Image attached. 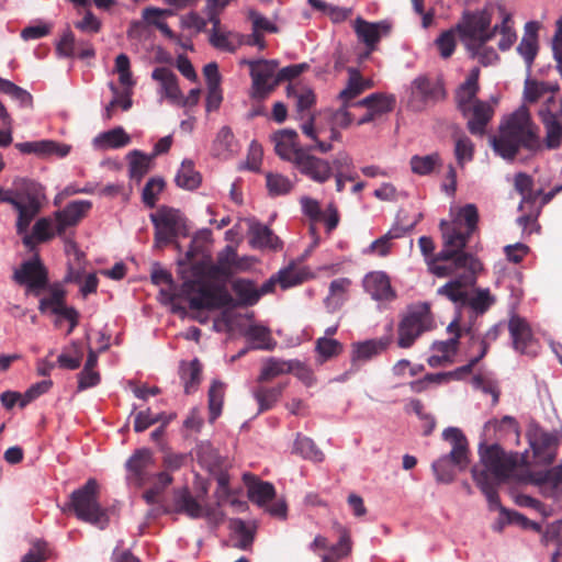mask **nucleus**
<instances>
[{"instance_id": "obj_54", "label": "nucleus", "mask_w": 562, "mask_h": 562, "mask_svg": "<svg viewBox=\"0 0 562 562\" xmlns=\"http://www.w3.org/2000/svg\"><path fill=\"white\" fill-rule=\"evenodd\" d=\"M295 452L300 453L303 458L314 462H322L324 453L317 448L315 442L305 436H297L294 442Z\"/></svg>"}, {"instance_id": "obj_19", "label": "nucleus", "mask_w": 562, "mask_h": 562, "mask_svg": "<svg viewBox=\"0 0 562 562\" xmlns=\"http://www.w3.org/2000/svg\"><path fill=\"white\" fill-rule=\"evenodd\" d=\"M394 104L395 98L384 93H372L362 100L355 102L352 104L353 106L367 109V113L358 120L357 124L364 125L375 121L383 114L391 112Z\"/></svg>"}, {"instance_id": "obj_55", "label": "nucleus", "mask_w": 562, "mask_h": 562, "mask_svg": "<svg viewBox=\"0 0 562 562\" xmlns=\"http://www.w3.org/2000/svg\"><path fill=\"white\" fill-rule=\"evenodd\" d=\"M224 383L221 381H213L209 390V408L211 420L216 419L221 413L224 401Z\"/></svg>"}, {"instance_id": "obj_37", "label": "nucleus", "mask_w": 562, "mask_h": 562, "mask_svg": "<svg viewBox=\"0 0 562 562\" xmlns=\"http://www.w3.org/2000/svg\"><path fill=\"white\" fill-rule=\"evenodd\" d=\"M233 268H243L237 262V252L232 246H226L223 251L217 256L216 265L212 266L209 274L213 278L218 276L229 277L233 273Z\"/></svg>"}, {"instance_id": "obj_50", "label": "nucleus", "mask_w": 562, "mask_h": 562, "mask_svg": "<svg viewBox=\"0 0 562 562\" xmlns=\"http://www.w3.org/2000/svg\"><path fill=\"white\" fill-rule=\"evenodd\" d=\"M150 169V157L138 151L133 150L130 154V177L137 182H139L143 177L149 171Z\"/></svg>"}, {"instance_id": "obj_32", "label": "nucleus", "mask_w": 562, "mask_h": 562, "mask_svg": "<svg viewBox=\"0 0 562 562\" xmlns=\"http://www.w3.org/2000/svg\"><path fill=\"white\" fill-rule=\"evenodd\" d=\"M493 116L492 106L483 101H475L471 106L468 121V130L473 135H483L485 127Z\"/></svg>"}, {"instance_id": "obj_58", "label": "nucleus", "mask_w": 562, "mask_h": 562, "mask_svg": "<svg viewBox=\"0 0 562 562\" xmlns=\"http://www.w3.org/2000/svg\"><path fill=\"white\" fill-rule=\"evenodd\" d=\"M234 134L228 126H223L214 140L213 154L217 157H227L233 151Z\"/></svg>"}, {"instance_id": "obj_59", "label": "nucleus", "mask_w": 562, "mask_h": 562, "mask_svg": "<svg viewBox=\"0 0 562 562\" xmlns=\"http://www.w3.org/2000/svg\"><path fill=\"white\" fill-rule=\"evenodd\" d=\"M530 445L535 451V454H544L549 452L552 448L557 447L558 436L552 432L537 431L530 438Z\"/></svg>"}, {"instance_id": "obj_51", "label": "nucleus", "mask_w": 562, "mask_h": 562, "mask_svg": "<svg viewBox=\"0 0 562 562\" xmlns=\"http://www.w3.org/2000/svg\"><path fill=\"white\" fill-rule=\"evenodd\" d=\"M496 33L501 34V40L497 44L498 48L502 52L508 50L517 40V34L514 30V22L510 14L504 13L502 23L498 24Z\"/></svg>"}, {"instance_id": "obj_10", "label": "nucleus", "mask_w": 562, "mask_h": 562, "mask_svg": "<svg viewBox=\"0 0 562 562\" xmlns=\"http://www.w3.org/2000/svg\"><path fill=\"white\" fill-rule=\"evenodd\" d=\"M482 269V265L474 256V265L471 267L459 268L449 277H454L446 284L437 290V294L447 297L454 303L458 307H464V302L468 296V286L475 281L476 273Z\"/></svg>"}, {"instance_id": "obj_26", "label": "nucleus", "mask_w": 562, "mask_h": 562, "mask_svg": "<svg viewBox=\"0 0 562 562\" xmlns=\"http://www.w3.org/2000/svg\"><path fill=\"white\" fill-rule=\"evenodd\" d=\"M386 346L387 344L383 339H369L353 342L351 345V368L358 370L361 363L381 353L386 349Z\"/></svg>"}, {"instance_id": "obj_49", "label": "nucleus", "mask_w": 562, "mask_h": 562, "mask_svg": "<svg viewBox=\"0 0 562 562\" xmlns=\"http://www.w3.org/2000/svg\"><path fill=\"white\" fill-rule=\"evenodd\" d=\"M0 91L18 101L21 106L33 108L32 94L12 81L0 78Z\"/></svg>"}, {"instance_id": "obj_33", "label": "nucleus", "mask_w": 562, "mask_h": 562, "mask_svg": "<svg viewBox=\"0 0 562 562\" xmlns=\"http://www.w3.org/2000/svg\"><path fill=\"white\" fill-rule=\"evenodd\" d=\"M173 510L178 514H186L190 518H200L203 515L201 504L192 496L188 487L173 492Z\"/></svg>"}, {"instance_id": "obj_60", "label": "nucleus", "mask_w": 562, "mask_h": 562, "mask_svg": "<svg viewBox=\"0 0 562 562\" xmlns=\"http://www.w3.org/2000/svg\"><path fill=\"white\" fill-rule=\"evenodd\" d=\"M316 352L323 358V361L339 356L342 350V344L336 339L321 337L316 340Z\"/></svg>"}, {"instance_id": "obj_31", "label": "nucleus", "mask_w": 562, "mask_h": 562, "mask_svg": "<svg viewBox=\"0 0 562 562\" xmlns=\"http://www.w3.org/2000/svg\"><path fill=\"white\" fill-rule=\"evenodd\" d=\"M41 184L30 179H18L13 188L4 190L0 188V201L11 204L14 209L26 199V193L36 192Z\"/></svg>"}, {"instance_id": "obj_12", "label": "nucleus", "mask_w": 562, "mask_h": 562, "mask_svg": "<svg viewBox=\"0 0 562 562\" xmlns=\"http://www.w3.org/2000/svg\"><path fill=\"white\" fill-rule=\"evenodd\" d=\"M480 458L484 468L479 472L486 471L495 482H506L517 464L516 458L506 453L498 445L488 446L484 450L481 448Z\"/></svg>"}, {"instance_id": "obj_40", "label": "nucleus", "mask_w": 562, "mask_h": 562, "mask_svg": "<svg viewBox=\"0 0 562 562\" xmlns=\"http://www.w3.org/2000/svg\"><path fill=\"white\" fill-rule=\"evenodd\" d=\"M202 366L198 359L188 363L183 362L180 367V379L184 386V392L191 394L196 391L201 382Z\"/></svg>"}, {"instance_id": "obj_53", "label": "nucleus", "mask_w": 562, "mask_h": 562, "mask_svg": "<svg viewBox=\"0 0 562 562\" xmlns=\"http://www.w3.org/2000/svg\"><path fill=\"white\" fill-rule=\"evenodd\" d=\"M335 528L339 532V540L336 544L327 548L329 550V553H327V555H333L337 559H342L348 557L352 549L350 532L346 527L339 524H335Z\"/></svg>"}, {"instance_id": "obj_6", "label": "nucleus", "mask_w": 562, "mask_h": 562, "mask_svg": "<svg viewBox=\"0 0 562 562\" xmlns=\"http://www.w3.org/2000/svg\"><path fill=\"white\" fill-rule=\"evenodd\" d=\"M286 95L288 98H293L295 100V110L301 120L307 117V121L301 125L302 133L316 142V146L314 147L322 154H326L333 149V145L329 143H324L318 138L319 131L314 125V115L311 113V109L316 103V95L314 91L304 86H292L289 85L286 87Z\"/></svg>"}, {"instance_id": "obj_61", "label": "nucleus", "mask_w": 562, "mask_h": 562, "mask_svg": "<svg viewBox=\"0 0 562 562\" xmlns=\"http://www.w3.org/2000/svg\"><path fill=\"white\" fill-rule=\"evenodd\" d=\"M454 156L460 167L473 159L474 144L468 136L462 135L456 139Z\"/></svg>"}, {"instance_id": "obj_43", "label": "nucleus", "mask_w": 562, "mask_h": 562, "mask_svg": "<svg viewBox=\"0 0 562 562\" xmlns=\"http://www.w3.org/2000/svg\"><path fill=\"white\" fill-rule=\"evenodd\" d=\"M412 171L418 176H428L442 166L439 153L425 156L414 155L409 160Z\"/></svg>"}, {"instance_id": "obj_47", "label": "nucleus", "mask_w": 562, "mask_h": 562, "mask_svg": "<svg viewBox=\"0 0 562 562\" xmlns=\"http://www.w3.org/2000/svg\"><path fill=\"white\" fill-rule=\"evenodd\" d=\"M246 337L251 342H255V349L272 350L276 347V341L271 336L269 328L262 325H251L246 331Z\"/></svg>"}, {"instance_id": "obj_57", "label": "nucleus", "mask_w": 562, "mask_h": 562, "mask_svg": "<svg viewBox=\"0 0 562 562\" xmlns=\"http://www.w3.org/2000/svg\"><path fill=\"white\" fill-rule=\"evenodd\" d=\"M457 33L454 27L443 31L435 41V45L439 50V55L443 59L452 56L457 47Z\"/></svg>"}, {"instance_id": "obj_24", "label": "nucleus", "mask_w": 562, "mask_h": 562, "mask_svg": "<svg viewBox=\"0 0 562 562\" xmlns=\"http://www.w3.org/2000/svg\"><path fill=\"white\" fill-rule=\"evenodd\" d=\"M533 482L540 487L542 496L560 498L562 496V465L536 473Z\"/></svg>"}, {"instance_id": "obj_30", "label": "nucleus", "mask_w": 562, "mask_h": 562, "mask_svg": "<svg viewBox=\"0 0 562 562\" xmlns=\"http://www.w3.org/2000/svg\"><path fill=\"white\" fill-rule=\"evenodd\" d=\"M348 81L345 87L339 92L338 99L341 101V103L346 105H351L352 100H355L357 97H359L361 93H363L367 89H370L372 87L371 80L364 79L358 69L356 68H348Z\"/></svg>"}, {"instance_id": "obj_2", "label": "nucleus", "mask_w": 562, "mask_h": 562, "mask_svg": "<svg viewBox=\"0 0 562 562\" xmlns=\"http://www.w3.org/2000/svg\"><path fill=\"white\" fill-rule=\"evenodd\" d=\"M494 151L504 159H514L519 150L536 153L541 149L539 127L532 122L528 109L519 108L499 126L497 136L492 138Z\"/></svg>"}, {"instance_id": "obj_27", "label": "nucleus", "mask_w": 562, "mask_h": 562, "mask_svg": "<svg viewBox=\"0 0 562 562\" xmlns=\"http://www.w3.org/2000/svg\"><path fill=\"white\" fill-rule=\"evenodd\" d=\"M539 23L530 21L525 24L522 38L517 46V53L524 58L527 68H531L538 54Z\"/></svg>"}, {"instance_id": "obj_5", "label": "nucleus", "mask_w": 562, "mask_h": 562, "mask_svg": "<svg viewBox=\"0 0 562 562\" xmlns=\"http://www.w3.org/2000/svg\"><path fill=\"white\" fill-rule=\"evenodd\" d=\"M180 295L190 296L189 307L193 311L216 310L233 305V297L223 285H210L200 280H186Z\"/></svg>"}, {"instance_id": "obj_3", "label": "nucleus", "mask_w": 562, "mask_h": 562, "mask_svg": "<svg viewBox=\"0 0 562 562\" xmlns=\"http://www.w3.org/2000/svg\"><path fill=\"white\" fill-rule=\"evenodd\" d=\"M63 510L72 512L79 520L100 529H104L109 524L108 510L100 503V485L93 477L71 492Z\"/></svg>"}, {"instance_id": "obj_11", "label": "nucleus", "mask_w": 562, "mask_h": 562, "mask_svg": "<svg viewBox=\"0 0 562 562\" xmlns=\"http://www.w3.org/2000/svg\"><path fill=\"white\" fill-rule=\"evenodd\" d=\"M250 68L251 91L250 97L262 101L276 89V70L279 66L277 60H244Z\"/></svg>"}, {"instance_id": "obj_56", "label": "nucleus", "mask_w": 562, "mask_h": 562, "mask_svg": "<svg viewBox=\"0 0 562 562\" xmlns=\"http://www.w3.org/2000/svg\"><path fill=\"white\" fill-rule=\"evenodd\" d=\"M544 131V145L548 149H557L562 144V121L541 120Z\"/></svg>"}, {"instance_id": "obj_9", "label": "nucleus", "mask_w": 562, "mask_h": 562, "mask_svg": "<svg viewBox=\"0 0 562 562\" xmlns=\"http://www.w3.org/2000/svg\"><path fill=\"white\" fill-rule=\"evenodd\" d=\"M447 98L441 80L427 76H418L409 87L407 105L414 112H424Z\"/></svg>"}, {"instance_id": "obj_38", "label": "nucleus", "mask_w": 562, "mask_h": 562, "mask_svg": "<svg viewBox=\"0 0 562 562\" xmlns=\"http://www.w3.org/2000/svg\"><path fill=\"white\" fill-rule=\"evenodd\" d=\"M232 288L238 299V306H252L260 299L258 289L255 283L249 280L238 279L234 281ZM232 306H236V304L233 302Z\"/></svg>"}, {"instance_id": "obj_64", "label": "nucleus", "mask_w": 562, "mask_h": 562, "mask_svg": "<svg viewBox=\"0 0 562 562\" xmlns=\"http://www.w3.org/2000/svg\"><path fill=\"white\" fill-rule=\"evenodd\" d=\"M541 120H558L562 121V99H557L550 95L539 111Z\"/></svg>"}, {"instance_id": "obj_21", "label": "nucleus", "mask_w": 562, "mask_h": 562, "mask_svg": "<svg viewBox=\"0 0 562 562\" xmlns=\"http://www.w3.org/2000/svg\"><path fill=\"white\" fill-rule=\"evenodd\" d=\"M363 286L375 301L390 302L396 297V292L391 285V280L383 271L368 273L363 279Z\"/></svg>"}, {"instance_id": "obj_7", "label": "nucleus", "mask_w": 562, "mask_h": 562, "mask_svg": "<svg viewBox=\"0 0 562 562\" xmlns=\"http://www.w3.org/2000/svg\"><path fill=\"white\" fill-rule=\"evenodd\" d=\"M491 15L485 11L464 12L456 24V30L465 44V47H480L488 43L496 34L498 24L491 27Z\"/></svg>"}, {"instance_id": "obj_41", "label": "nucleus", "mask_w": 562, "mask_h": 562, "mask_svg": "<svg viewBox=\"0 0 562 562\" xmlns=\"http://www.w3.org/2000/svg\"><path fill=\"white\" fill-rule=\"evenodd\" d=\"M291 370L290 360L270 357L263 362L257 381L258 383L269 382L280 375L290 373Z\"/></svg>"}, {"instance_id": "obj_1", "label": "nucleus", "mask_w": 562, "mask_h": 562, "mask_svg": "<svg viewBox=\"0 0 562 562\" xmlns=\"http://www.w3.org/2000/svg\"><path fill=\"white\" fill-rule=\"evenodd\" d=\"M479 218L477 207L469 203L459 209L452 221L442 220L439 224L442 249L437 254L434 252L436 246L431 237H419L418 246L431 274L447 278L459 268L474 265V255L465 247L477 231Z\"/></svg>"}, {"instance_id": "obj_34", "label": "nucleus", "mask_w": 562, "mask_h": 562, "mask_svg": "<svg viewBox=\"0 0 562 562\" xmlns=\"http://www.w3.org/2000/svg\"><path fill=\"white\" fill-rule=\"evenodd\" d=\"M15 147L22 154L52 155L65 157L69 153L68 146H60L53 140L24 142L15 144Z\"/></svg>"}, {"instance_id": "obj_52", "label": "nucleus", "mask_w": 562, "mask_h": 562, "mask_svg": "<svg viewBox=\"0 0 562 562\" xmlns=\"http://www.w3.org/2000/svg\"><path fill=\"white\" fill-rule=\"evenodd\" d=\"M267 189L271 196L284 195L292 191L294 184L285 176L268 172L266 175Z\"/></svg>"}, {"instance_id": "obj_46", "label": "nucleus", "mask_w": 562, "mask_h": 562, "mask_svg": "<svg viewBox=\"0 0 562 562\" xmlns=\"http://www.w3.org/2000/svg\"><path fill=\"white\" fill-rule=\"evenodd\" d=\"M502 331V324L493 325L483 335L475 334L474 329L471 326L465 328V335L470 336L471 345H481L483 355H487L490 346L499 338Z\"/></svg>"}, {"instance_id": "obj_14", "label": "nucleus", "mask_w": 562, "mask_h": 562, "mask_svg": "<svg viewBox=\"0 0 562 562\" xmlns=\"http://www.w3.org/2000/svg\"><path fill=\"white\" fill-rule=\"evenodd\" d=\"M150 221L155 228L154 240L157 248L171 244L183 226L180 212L169 206H160L156 213H151Z\"/></svg>"}, {"instance_id": "obj_8", "label": "nucleus", "mask_w": 562, "mask_h": 562, "mask_svg": "<svg viewBox=\"0 0 562 562\" xmlns=\"http://www.w3.org/2000/svg\"><path fill=\"white\" fill-rule=\"evenodd\" d=\"M432 323L428 303H422L408 310L397 326L398 347L411 348L424 333L432 328Z\"/></svg>"}, {"instance_id": "obj_36", "label": "nucleus", "mask_w": 562, "mask_h": 562, "mask_svg": "<svg viewBox=\"0 0 562 562\" xmlns=\"http://www.w3.org/2000/svg\"><path fill=\"white\" fill-rule=\"evenodd\" d=\"M244 480L248 486V497L252 503L261 506L273 499L276 490L271 483L260 481L249 474H245Z\"/></svg>"}, {"instance_id": "obj_45", "label": "nucleus", "mask_w": 562, "mask_h": 562, "mask_svg": "<svg viewBox=\"0 0 562 562\" xmlns=\"http://www.w3.org/2000/svg\"><path fill=\"white\" fill-rule=\"evenodd\" d=\"M250 243L256 248L269 247L272 249L281 248L282 243L273 232L265 225L258 224L251 227Z\"/></svg>"}, {"instance_id": "obj_62", "label": "nucleus", "mask_w": 562, "mask_h": 562, "mask_svg": "<svg viewBox=\"0 0 562 562\" xmlns=\"http://www.w3.org/2000/svg\"><path fill=\"white\" fill-rule=\"evenodd\" d=\"M247 18L251 22V31L260 33L265 36V33H278L279 27L263 16L258 11L250 9L247 12Z\"/></svg>"}, {"instance_id": "obj_44", "label": "nucleus", "mask_w": 562, "mask_h": 562, "mask_svg": "<svg viewBox=\"0 0 562 562\" xmlns=\"http://www.w3.org/2000/svg\"><path fill=\"white\" fill-rule=\"evenodd\" d=\"M514 186L516 191L522 196L519 209H524L527 204H535L542 193V190H532V178L524 172H519L515 176Z\"/></svg>"}, {"instance_id": "obj_15", "label": "nucleus", "mask_w": 562, "mask_h": 562, "mask_svg": "<svg viewBox=\"0 0 562 562\" xmlns=\"http://www.w3.org/2000/svg\"><path fill=\"white\" fill-rule=\"evenodd\" d=\"M313 145V147H315ZM310 150H316L310 146L300 153L294 162L295 168L301 175L307 177L316 183H325L333 177V167L326 159L310 154Z\"/></svg>"}, {"instance_id": "obj_48", "label": "nucleus", "mask_w": 562, "mask_h": 562, "mask_svg": "<svg viewBox=\"0 0 562 562\" xmlns=\"http://www.w3.org/2000/svg\"><path fill=\"white\" fill-rule=\"evenodd\" d=\"M131 138L122 127H115L111 131L100 134L95 139V145L104 148H121L130 143Z\"/></svg>"}, {"instance_id": "obj_63", "label": "nucleus", "mask_w": 562, "mask_h": 562, "mask_svg": "<svg viewBox=\"0 0 562 562\" xmlns=\"http://www.w3.org/2000/svg\"><path fill=\"white\" fill-rule=\"evenodd\" d=\"M165 181L161 178H150L142 192L143 203L153 209L156 205L158 194L164 190Z\"/></svg>"}, {"instance_id": "obj_35", "label": "nucleus", "mask_w": 562, "mask_h": 562, "mask_svg": "<svg viewBox=\"0 0 562 562\" xmlns=\"http://www.w3.org/2000/svg\"><path fill=\"white\" fill-rule=\"evenodd\" d=\"M286 385V383H279L276 386L258 385L255 387L252 395L258 403L259 413H263L273 408L281 398Z\"/></svg>"}, {"instance_id": "obj_23", "label": "nucleus", "mask_w": 562, "mask_h": 562, "mask_svg": "<svg viewBox=\"0 0 562 562\" xmlns=\"http://www.w3.org/2000/svg\"><path fill=\"white\" fill-rule=\"evenodd\" d=\"M390 25L386 22H368L362 18H357L355 21V32L362 43L368 48V54L375 49L381 40L382 32L387 33Z\"/></svg>"}, {"instance_id": "obj_25", "label": "nucleus", "mask_w": 562, "mask_h": 562, "mask_svg": "<svg viewBox=\"0 0 562 562\" xmlns=\"http://www.w3.org/2000/svg\"><path fill=\"white\" fill-rule=\"evenodd\" d=\"M479 74L480 70L477 68L473 69L456 92L457 106L464 116L470 114L471 106L475 101H479L476 99L479 91Z\"/></svg>"}, {"instance_id": "obj_13", "label": "nucleus", "mask_w": 562, "mask_h": 562, "mask_svg": "<svg viewBox=\"0 0 562 562\" xmlns=\"http://www.w3.org/2000/svg\"><path fill=\"white\" fill-rule=\"evenodd\" d=\"M472 477L482 493L485 495L491 509H499L502 514L506 515L508 522L517 524L524 528L531 527L533 529H538V525L533 521H530L524 515L517 512H508L504 507L501 506L499 496L497 493V486L503 482H495L491 480L488 473L479 472V469L474 467L472 469Z\"/></svg>"}, {"instance_id": "obj_16", "label": "nucleus", "mask_w": 562, "mask_h": 562, "mask_svg": "<svg viewBox=\"0 0 562 562\" xmlns=\"http://www.w3.org/2000/svg\"><path fill=\"white\" fill-rule=\"evenodd\" d=\"M14 280L20 284H25L30 291L38 294L48 284L47 270L36 256L32 260L24 261L19 270H15Z\"/></svg>"}, {"instance_id": "obj_4", "label": "nucleus", "mask_w": 562, "mask_h": 562, "mask_svg": "<svg viewBox=\"0 0 562 562\" xmlns=\"http://www.w3.org/2000/svg\"><path fill=\"white\" fill-rule=\"evenodd\" d=\"M442 437L452 449L448 454L436 460L431 468L439 483H451L454 480V467L463 471L469 464V442L463 432L456 427L443 430Z\"/></svg>"}, {"instance_id": "obj_28", "label": "nucleus", "mask_w": 562, "mask_h": 562, "mask_svg": "<svg viewBox=\"0 0 562 562\" xmlns=\"http://www.w3.org/2000/svg\"><path fill=\"white\" fill-rule=\"evenodd\" d=\"M154 464L153 453L149 449L136 450L126 461V469L138 485L147 481L148 469Z\"/></svg>"}, {"instance_id": "obj_22", "label": "nucleus", "mask_w": 562, "mask_h": 562, "mask_svg": "<svg viewBox=\"0 0 562 562\" xmlns=\"http://www.w3.org/2000/svg\"><path fill=\"white\" fill-rule=\"evenodd\" d=\"M299 135L294 130H280L272 135L276 154L283 160L294 165L296 157L304 148L297 146Z\"/></svg>"}, {"instance_id": "obj_29", "label": "nucleus", "mask_w": 562, "mask_h": 562, "mask_svg": "<svg viewBox=\"0 0 562 562\" xmlns=\"http://www.w3.org/2000/svg\"><path fill=\"white\" fill-rule=\"evenodd\" d=\"M151 78L161 86V93L171 102H182V93L178 85L176 74L166 67H157L151 72Z\"/></svg>"}, {"instance_id": "obj_17", "label": "nucleus", "mask_w": 562, "mask_h": 562, "mask_svg": "<svg viewBox=\"0 0 562 562\" xmlns=\"http://www.w3.org/2000/svg\"><path fill=\"white\" fill-rule=\"evenodd\" d=\"M508 330L515 350L529 357L538 355L539 345L533 338L529 324L519 316H513L508 323Z\"/></svg>"}, {"instance_id": "obj_42", "label": "nucleus", "mask_w": 562, "mask_h": 562, "mask_svg": "<svg viewBox=\"0 0 562 562\" xmlns=\"http://www.w3.org/2000/svg\"><path fill=\"white\" fill-rule=\"evenodd\" d=\"M178 187L186 190L196 189L202 181L200 172L194 169L192 160L184 159L175 179Z\"/></svg>"}, {"instance_id": "obj_18", "label": "nucleus", "mask_w": 562, "mask_h": 562, "mask_svg": "<svg viewBox=\"0 0 562 562\" xmlns=\"http://www.w3.org/2000/svg\"><path fill=\"white\" fill-rule=\"evenodd\" d=\"M92 203L88 200L69 202L64 209L54 213L56 234L61 236L70 227L77 226L89 213Z\"/></svg>"}, {"instance_id": "obj_20", "label": "nucleus", "mask_w": 562, "mask_h": 562, "mask_svg": "<svg viewBox=\"0 0 562 562\" xmlns=\"http://www.w3.org/2000/svg\"><path fill=\"white\" fill-rule=\"evenodd\" d=\"M26 199L15 207L18 212L16 233L22 235L27 232L30 224L40 213L42 202L45 199L44 188L41 186L36 192L26 193Z\"/></svg>"}, {"instance_id": "obj_39", "label": "nucleus", "mask_w": 562, "mask_h": 562, "mask_svg": "<svg viewBox=\"0 0 562 562\" xmlns=\"http://www.w3.org/2000/svg\"><path fill=\"white\" fill-rule=\"evenodd\" d=\"M488 289H476L472 294L468 293L464 307H469L475 315H482L487 312L495 303Z\"/></svg>"}]
</instances>
